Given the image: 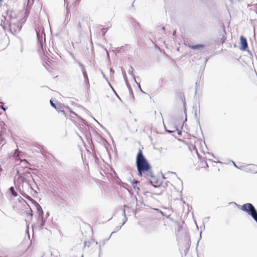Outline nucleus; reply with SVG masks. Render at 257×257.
<instances>
[{
	"instance_id": "1",
	"label": "nucleus",
	"mask_w": 257,
	"mask_h": 257,
	"mask_svg": "<svg viewBox=\"0 0 257 257\" xmlns=\"http://www.w3.org/2000/svg\"><path fill=\"white\" fill-rule=\"evenodd\" d=\"M136 165L138 172V175L144 176L147 179L153 177L152 167L143 155V152L139 149L136 157Z\"/></svg>"
},
{
	"instance_id": "2",
	"label": "nucleus",
	"mask_w": 257,
	"mask_h": 257,
	"mask_svg": "<svg viewBox=\"0 0 257 257\" xmlns=\"http://www.w3.org/2000/svg\"><path fill=\"white\" fill-rule=\"evenodd\" d=\"M231 203L235 204L240 209L246 212L248 215L256 209L254 206L250 203H246L242 205H237L235 202L229 203V204Z\"/></svg>"
},
{
	"instance_id": "3",
	"label": "nucleus",
	"mask_w": 257,
	"mask_h": 257,
	"mask_svg": "<svg viewBox=\"0 0 257 257\" xmlns=\"http://www.w3.org/2000/svg\"><path fill=\"white\" fill-rule=\"evenodd\" d=\"M37 37L38 42L39 43L41 47L43 45V38L45 41V34L44 32V29L43 27H39L38 30H36Z\"/></svg>"
},
{
	"instance_id": "4",
	"label": "nucleus",
	"mask_w": 257,
	"mask_h": 257,
	"mask_svg": "<svg viewBox=\"0 0 257 257\" xmlns=\"http://www.w3.org/2000/svg\"><path fill=\"white\" fill-rule=\"evenodd\" d=\"M243 170L251 173H257V166L254 164H248L245 167H242Z\"/></svg>"
},
{
	"instance_id": "5",
	"label": "nucleus",
	"mask_w": 257,
	"mask_h": 257,
	"mask_svg": "<svg viewBox=\"0 0 257 257\" xmlns=\"http://www.w3.org/2000/svg\"><path fill=\"white\" fill-rule=\"evenodd\" d=\"M10 29L11 31L13 30L15 32H19L21 30L22 26L19 23H13L11 22L10 23Z\"/></svg>"
},
{
	"instance_id": "6",
	"label": "nucleus",
	"mask_w": 257,
	"mask_h": 257,
	"mask_svg": "<svg viewBox=\"0 0 257 257\" xmlns=\"http://www.w3.org/2000/svg\"><path fill=\"white\" fill-rule=\"evenodd\" d=\"M50 103L52 107L56 109L58 112H62L64 114V110H63V106L61 103H59L57 106L56 103H54L53 100L50 99Z\"/></svg>"
},
{
	"instance_id": "7",
	"label": "nucleus",
	"mask_w": 257,
	"mask_h": 257,
	"mask_svg": "<svg viewBox=\"0 0 257 257\" xmlns=\"http://www.w3.org/2000/svg\"><path fill=\"white\" fill-rule=\"evenodd\" d=\"M240 46L239 47V49L241 50L244 51L247 48V42L246 39L243 36H241L240 38Z\"/></svg>"
},
{
	"instance_id": "8",
	"label": "nucleus",
	"mask_w": 257,
	"mask_h": 257,
	"mask_svg": "<svg viewBox=\"0 0 257 257\" xmlns=\"http://www.w3.org/2000/svg\"><path fill=\"white\" fill-rule=\"evenodd\" d=\"M20 182H22L23 185L22 187L24 188V186L26 188H30L32 189V186H31L30 182L28 180L26 179L25 178L23 177H20L19 178Z\"/></svg>"
},
{
	"instance_id": "9",
	"label": "nucleus",
	"mask_w": 257,
	"mask_h": 257,
	"mask_svg": "<svg viewBox=\"0 0 257 257\" xmlns=\"http://www.w3.org/2000/svg\"><path fill=\"white\" fill-rule=\"evenodd\" d=\"M36 207L37 209V213L39 215L38 217H43L44 213L42 207L38 203H36Z\"/></svg>"
},
{
	"instance_id": "10",
	"label": "nucleus",
	"mask_w": 257,
	"mask_h": 257,
	"mask_svg": "<svg viewBox=\"0 0 257 257\" xmlns=\"http://www.w3.org/2000/svg\"><path fill=\"white\" fill-rule=\"evenodd\" d=\"M45 223V220L43 217H38V220H37V225L40 227V229H42Z\"/></svg>"
},
{
	"instance_id": "11",
	"label": "nucleus",
	"mask_w": 257,
	"mask_h": 257,
	"mask_svg": "<svg viewBox=\"0 0 257 257\" xmlns=\"http://www.w3.org/2000/svg\"><path fill=\"white\" fill-rule=\"evenodd\" d=\"M188 47L193 50H199L201 48H203L204 45L203 44H196L194 45H189Z\"/></svg>"
},
{
	"instance_id": "12",
	"label": "nucleus",
	"mask_w": 257,
	"mask_h": 257,
	"mask_svg": "<svg viewBox=\"0 0 257 257\" xmlns=\"http://www.w3.org/2000/svg\"><path fill=\"white\" fill-rule=\"evenodd\" d=\"M82 74H83L84 79V81L86 83L87 87L88 88H89L90 87V84H89V79H88L87 74L86 71H83V72H82Z\"/></svg>"
},
{
	"instance_id": "13",
	"label": "nucleus",
	"mask_w": 257,
	"mask_h": 257,
	"mask_svg": "<svg viewBox=\"0 0 257 257\" xmlns=\"http://www.w3.org/2000/svg\"><path fill=\"white\" fill-rule=\"evenodd\" d=\"M80 22L82 23L83 27L88 26V25L87 23V17H86L84 16H81Z\"/></svg>"
},
{
	"instance_id": "14",
	"label": "nucleus",
	"mask_w": 257,
	"mask_h": 257,
	"mask_svg": "<svg viewBox=\"0 0 257 257\" xmlns=\"http://www.w3.org/2000/svg\"><path fill=\"white\" fill-rule=\"evenodd\" d=\"M131 182L132 183L133 187H134V188L135 189V190H136L137 191L140 190L139 187H138L137 186V184L139 182L138 181L133 180H131Z\"/></svg>"
},
{
	"instance_id": "15",
	"label": "nucleus",
	"mask_w": 257,
	"mask_h": 257,
	"mask_svg": "<svg viewBox=\"0 0 257 257\" xmlns=\"http://www.w3.org/2000/svg\"><path fill=\"white\" fill-rule=\"evenodd\" d=\"M148 180H149L150 183L153 185L155 187H157V186L155 185V183H158V181L156 180V178L154 176V174H153V177L150 179H147Z\"/></svg>"
},
{
	"instance_id": "16",
	"label": "nucleus",
	"mask_w": 257,
	"mask_h": 257,
	"mask_svg": "<svg viewBox=\"0 0 257 257\" xmlns=\"http://www.w3.org/2000/svg\"><path fill=\"white\" fill-rule=\"evenodd\" d=\"M123 207H124V209H123V211H122V215H123L124 216V220L123 222L122 225L124 224V223L126 222V221L127 220V218L126 216L125 208H129V207L127 205H124Z\"/></svg>"
},
{
	"instance_id": "17",
	"label": "nucleus",
	"mask_w": 257,
	"mask_h": 257,
	"mask_svg": "<svg viewBox=\"0 0 257 257\" xmlns=\"http://www.w3.org/2000/svg\"><path fill=\"white\" fill-rule=\"evenodd\" d=\"M133 71H134L133 68L132 66H131L130 70L128 71V73L130 74H131L133 77L134 80H135V76L133 75Z\"/></svg>"
},
{
	"instance_id": "18",
	"label": "nucleus",
	"mask_w": 257,
	"mask_h": 257,
	"mask_svg": "<svg viewBox=\"0 0 257 257\" xmlns=\"http://www.w3.org/2000/svg\"><path fill=\"white\" fill-rule=\"evenodd\" d=\"M77 63L78 64L79 66L80 67V68L81 69V71H82V72H83V71H85L84 67L82 63H81L79 61H77Z\"/></svg>"
},
{
	"instance_id": "19",
	"label": "nucleus",
	"mask_w": 257,
	"mask_h": 257,
	"mask_svg": "<svg viewBox=\"0 0 257 257\" xmlns=\"http://www.w3.org/2000/svg\"><path fill=\"white\" fill-rule=\"evenodd\" d=\"M165 130H166V131L167 133H169V134H171V133H174V132H175V128H174V127L173 128V130H171V129L168 130V129H167V128H166V127L165 126Z\"/></svg>"
},
{
	"instance_id": "20",
	"label": "nucleus",
	"mask_w": 257,
	"mask_h": 257,
	"mask_svg": "<svg viewBox=\"0 0 257 257\" xmlns=\"http://www.w3.org/2000/svg\"><path fill=\"white\" fill-rule=\"evenodd\" d=\"M108 28H102L101 29V31H102V35L103 37L104 36L105 33L108 31Z\"/></svg>"
},
{
	"instance_id": "21",
	"label": "nucleus",
	"mask_w": 257,
	"mask_h": 257,
	"mask_svg": "<svg viewBox=\"0 0 257 257\" xmlns=\"http://www.w3.org/2000/svg\"><path fill=\"white\" fill-rule=\"evenodd\" d=\"M125 82H126V84L127 85V86L128 87V88L129 89V92H130V93L131 94H133V90L130 86V85L128 84L127 82L125 80Z\"/></svg>"
},
{
	"instance_id": "22",
	"label": "nucleus",
	"mask_w": 257,
	"mask_h": 257,
	"mask_svg": "<svg viewBox=\"0 0 257 257\" xmlns=\"http://www.w3.org/2000/svg\"><path fill=\"white\" fill-rule=\"evenodd\" d=\"M137 197L135 196V197H133L132 199V201H131V203L132 204H135V203H137Z\"/></svg>"
},
{
	"instance_id": "23",
	"label": "nucleus",
	"mask_w": 257,
	"mask_h": 257,
	"mask_svg": "<svg viewBox=\"0 0 257 257\" xmlns=\"http://www.w3.org/2000/svg\"><path fill=\"white\" fill-rule=\"evenodd\" d=\"M174 128L175 129V131H176L177 132V133L179 135H181L182 134V132L179 129H178L177 127L175 126V127H174Z\"/></svg>"
},
{
	"instance_id": "24",
	"label": "nucleus",
	"mask_w": 257,
	"mask_h": 257,
	"mask_svg": "<svg viewBox=\"0 0 257 257\" xmlns=\"http://www.w3.org/2000/svg\"><path fill=\"white\" fill-rule=\"evenodd\" d=\"M78 27L80 29H81L82 28H84L83 25H82V24L81 22H78Z\"/></svg>"
},
{
	"instance_id": "25",
	"label": "nucleus",
	"mask_w": 257,
	"mask_h": 257,
	"mask_svg": "<svg viewBox=\"0 0 257 257\" xmlns=\"http://www.w3.org/2000/svg\"><path fill=\"white\" fill-rule=\"evenodd\" d=\"M232 163H233V166H234L235 168H238V169H241V170H243V168H242V167H238L236 165V164H235L234 162H233V161H232Z\"/></svg>"
},
{
	"instance_id": "26",
	"label": "nucleus",
	"mask_w": 257,
	"mask_h": 257,
	"mask_svg": "<svg viewBox=\"0 0 257 257\" xmlns=\"http://www.w3.org/2000/svg\"><path fill=\"white\" fill-rule=\"evenodd\" d=\"M135 82L137 84V85H138V87L140 88V90H141V91L143 92V90H142V89H141L140 84V83H138L136 81V80H135Z\"/></svg>"
},
{
	"instance_id": "27",
	"label": "nucleus",
	"mask_w": 257,
	"mask_h": 257,
	"mask_svg": "<svg viewBox=\"0 0 257 257\" xmlns=\"http://www.w3.org/2000/svg\"><path fill=\"white\" fill-rule=\"evenodd\" d=\"M135 82L137 84V85H138V87L140 88V90H141V91L143 92V90H142V89H141L140 84V83H138L136 81V80H135Z\"/></svg>"
},
{
	"instance_id": "28",
	"label": "nucleus",
	"mask_w": 257,
	"mask_h": 257,
	"mask_svg": "<svg viewBox=\"0 0 257 257\" xmlns=\"http://www.w3.org/2000/svg\"><path fill=\"white\" fill-rule=\"evenodd\" d=\"M21 163L23 164L24 165H25V166H26V164L28 163L25 160H23V161H21Z\"/></svg>"
},
{
	"instance_id": "29",
	"label": "nucleus",
	"mask_w": 257,
	"mask_h": 257,
	"mask_svg": "<svg viewBox=\"0 0 257 257\" xmlns=\"http://www.w3.org/2000/svg\"><path fill=\"white\" fill-rule=\"evenodd\" d=\"M122 225L120 226H117L115 229V231L114 232L117 231L120 229V228L121 227Z\"/></svg>"
},
{
	"instance_id": "30",
	"label": "nucleus",
	"mask_w": 257,
	"mask_h": 257,
	"mask_svg": "<svg viewBox=\"0 0 257 257\" xmlns=\"http://www.w3.org/2000/svg\"><path fill=\"white\" fill-rule=\"evenodd\" d=\"M12 195L15 196V197H16L17 196V193L15 192L14 190L13 191V192L12 193Z\"/></svg>"
},
{
	"instance_id": "31",
	"label": "nucleus",
	"mask_w": 257,
	"mask_h": 257,
	"mask_svg": "<svg viewBox=\"0 0 257 257\" xmlns=\"http://www.w3.org/2000/svg\"><path fill=\"white\" fill-rule=\"evenodd\" d=\"M109 86L111 87V88H112L113 92L115 93V94H116V91H115V90L113 88V87L111 86V84H110V83H109Z\"/></svg>"
},
{
	"instance_id": "32",
	"label": "nucleus",
	"mask_w": 257,
	"mask_h": 257,
	"mask_svg": "<svg viewBox=\"0 0 257 257\" xmlns=\"http://www.w3.org/2000/svg\"><path fill=\"white\" fill-rule=\"evenodd\" d=\"M1 108H2V109L4 111H5L6 110V109H7V107H4L3 105H2V106H1Z\"/></svg>"
},
{
	"instance_id": "33",
	"label": "nucleus",
	"mask_w": 257,
	"mask_h": 257,
	"mask_svg": "<svg viewBox=\"0 0 257 257\" xmlns=\"http://www.w3.org/2000/svg\"><path fill=\"white\" fill-rule=\"evenodd\" d=\"M10 191H11V192L12 193L13 192V191L14 190L13 187H11L10 189Z\"/></svg>"
},
{
	"instance_id": "34",
	"label": "nucleus",
	"mask_w": 257,
	"mask_h": 257,
	"mask_svg": "<svg viewBox=\"0 0 257 257\" xmlns=\"http://www.w3.org/2000/svg\"><path fill=\"white\" fill-rule=\"evenodd\" d=\"M110 73H112L113 74L114 73V70H113L112 69H110Z\"/></svg>"
},
{
	"instance_id": "35",
	"label": "nucleus",
	"mask_w": 257,
	"mask_h": 257,
	"mask_svg": "<svg viewBox=\"0 0 257 257\" xmlns=\"http://www.w3.org/2000/svg\"><path fill=\"white\" fill-rule=\"evenodd\" d=\"M4 1V0H0V6H2V3Z\"/></svg>"
},
{
	"instance_id": "36",
	"label": "nucleus",
	"mask_w": 257,
	"mask_h": 257,
	"mask_svg": "<svg viewBox=\"0 0 257 257\" xmlns=\"http://www.w3.org/2000/svg\"><path fill=\"white\" fill-rule=\"evenodd\" d=\"M175 34H176V30L174 31L173 34V36H175Z\"/></svg>"
},
{
	"instance_id": "37",
	"label": "nucleus",
	"mask_w": 257,
	"mask_h": 257,
	"mask_svg": "<svg viewBox=\"0 0 257 257\" xmlns=\"http://www.w3.org/2000/svg\"><path fill=\"white\" fill-rule=\"evenodd\" d=\"M23 195V196H24L25 198H28V195Z\"/></svg>"
},
{
	"instance_id": "38",
	"label": "nucleus",
	"mask_w": 257,
	"mask_h": 257,
	"mask_svg": "<svg viewBox=\"0 0 257 257\" xmlns=\"http://www.w3.org/2000/svg\"><path fill=\"white\" fill-rule=\"evenodd\" d=\"M115 95H116V96H117L119 99H120V98H119V96L117 95V93H116V94H115Z\"/></svg>"
},
{
	"instance_id": "39",
	"label": "nucleus",
	"mask_w": 257,
	"mask_h": 257,
	"mask_svg": "<svg viewBox=\"0 0 257 257\" xmlns=\"http://www.w3.org/2000/svg\"><path fill=\"white\" fill-rule=\"evenodd\" d=\"M49 212H47V216H49Z\"/></svg>"
},
{
	"instance_id": "40",
	"label": "nucleus",
	"mask_w": 257,
	"mask_h": 257,
	"mask_svg": "<svg viewBox=\"0 0 257 257\" xmlns=\"http://www.w3.org/2000/svg\"><path fill=\"white\" fill-rule=\"evenodd\" d=\"M205 164H206V166L207 167H208V165H207V163H206V162L205 163Z\"/></svg>"
},
{
	"instance_id": "41",
	"label": "nucleus",
	"mask_w": 257,
	"mask_h": 257,
	"mask_svg": "<svg viewBox=\"0 0 257 257\" xmlns=\"http://www.w3.org/2000/svg\"><path fill=\"white\" fill-rule=\"evenodd\" d=\"M201 233H202V231H201L200 233V235L201 234ZM201 237V236L200 235V238Z\"/></svg>"
},
{
	"instance_id": "42",
	"label": "nucleus",
	"mask_w": 257,
	"mask_h": 257,
	"mask_svg": "<svg viewBox=\"0 0 257 257\" xmlns=\"http://www.w3.org/2000/svg\"><path fill=\"white\" fill-rule=\"evenodd\" d=\"M86 242H85L84 243V245H85V246L86 245Z\"/></svg>"
},
{
	"instance_id": "43",
	"label": "nucleus",
	"mask_w": 257,
	"mask_h": 257,
	"mask_svg": "<svg viewBox=\"0 0 257 257\" xmlns=\"http://www.w3.org/2000/svg\"><path fill=\"white\" fill-rule=\"evenodd\" d=\"M162 29H163V30H164V29H165V27H163V28H162Z\"/></svg>"
}]
</instances>
